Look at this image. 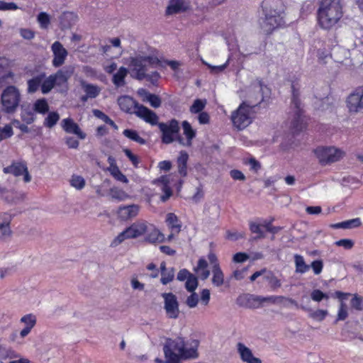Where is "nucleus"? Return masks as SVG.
<instances>
[{
	"label": "nucleus",
	"instance_id": "obj_1",
	"mask_svg": "<svg viewBox=\"0 0 363 363\" xmlns=\"http://www.w3.org/2000/svg\"><path fill=\"white\" fill-rule=\"evenodd\" d=\"M199 345L196 340L186 342L182 337L167 338L163 344L165 363H180L181 360L197 358Z\"/></svg>",
	"mask_w": 363,
	"mask_h": 363
},
{
	"label": "nucleus",
	"instance_id": "obj_2",
	"mask_svg": "<svg viewBox=\"0 0 363 363\" xmlns=\"http://www.w3.org/2000/svg\"><path fill=\"white\" fill-rule=\"evenodd\" d=\"M343 16L341 0H321L317 10V21L324 30L334 28Z\"/></svg>",
	"mask_w": 363,
	"mask_h": 363
},
{
	"label": "nucleus",
	"instance_id": "obj_3",
	"mask_svg": "<svg viewBox=\"0 0 363 363\" xmlns=\"http://www.w3.org/2000/svg\"><path fill=\"white\" fill-rule=\"evenodd\" d=\"M262 9L264 18L261 27L266 33H271L285 23L283 16L284 5L281 0H264L262 2Z\"/></svg>",
	"mask_w": 363,
	"mask_h": 363
},
{
	"label": "nucleus",
	"instance_id": "obj_4",
	"mask_svg": "<svg viewBox=\"0 0 363 363\" xmlns=\"http://www.w3.org/2000/svg\"><path fill=\"white\" fill-rule=\"evenodd\" d=\"M125 63L128 66L130 77L140 81L145 78L149 68L160 66V61L157 57L142 53H137L126 58Z\"/></svg>",
	"mask_w": 363,
	"mask_h": 363
},
{
	"label": "nucleus",
	"instance_id": "obj_5",
	"mask_svg": "<svg viewBox=\"0 0 363 363\" xmlns=\"http://www.w3.org/2000/svg\"><path fill=\"white\" fill-rule=\"evenodd\" d=\"M257 104L250 105L246 102L242 103L231 114V121L233 125L242 130L248 126L255 116L254 110Z\"/></svg>",
	"mask_w": 363,
	"mask_h": 363
},
{
	"label": "nucleus",
	"instance_id": "obj_6",
	"mask_svg": "<svg viewBox=\"0 0 363 363\" xmlns=\"http://www.w3.org/2000/svg\"><path fill=\"white\" fill-rule=\"evenodd\" d=\"M21 99L19 89L13 85L7 86L1 96L2 111L6 113H13L16 111Z\"/></svg>",
	"mask_w": 363,
	"mask_h": 363
},
{
	"label": "nucleus",
	"instance_id": "obj_7",
	"mask_svg": "<svg viewBox=\"0 0 363 363\" xmlns=\"http://www.w3.org/2000/svg\"><path fill=\"white\" fill-rule=\"evenodd\" d=\"M148 229L146 221L139 220L121 232L112 242L111 246H117L127 239H133L143 235Z\"/></svg>",
	"mask_w": 363,
	"mask_h": 363
},
{
	"label": "nucleus",
	"instance_id": "obj_8",
	"mask_svg": "<svg viewBox=\"0 0 363 363\" xmlns=\"http://www.w3.org/2000/svg\"><path fill=\"white\" fill-rule=\"evenodd\" d=\"M316 158L323 165H326L340 160L345 155V152L334 146L318 147L314 150Z\"/></svg>",
	"mask_w": 363,
	"mask_h": 363
},
{
	"label": "nucleus",
	"instance_id": "obj_9",
	"mask_svg": "<svg viewBox=\"0 0 363 363\" xmlns=\"http://www.w3.org/2000/svg\"><path fill=\"white\" fill-rule=\"evenodd\" d=\"M345 106L350 116L363 113V86L357 87L347 96Z\"/></svg>",
	"mask_w": 363,
	"mask_h": 363
},
{
	"label": "nucleus",
	"instance_id": "obj_10",
	"mask_svg": "<svg viewBox=\"0 0 363 363\" xmlns=\"http://www.w3.org/2000/svg\"><path fill=\"white\" fill-rule=\"evenodd\" d=\"M158 127L162 132V143L169 144L177 138L179 126L177 120L172 119L168 123H159Z\"/></svg>",
	"mask_w": 363,
	"mask_h": 363
},
{
	"label": "nucleus",
	"instance_id": "obj_11",
	"mask_svg": "<svg viewBox=\"0 0 363 363\" xmlns=\"http://www.w3.org/2000/svg\"><path fill=\"white\" fill-rule=\"evenodd\" d=\"M162 297L164 299V309L167 318H178L180 311L177 296L172 293H163Z\"/></svg>",
	"mask_w": 363,
	"mask_h": 363
},
{
	"label": "nucleus",
	"instance_id": "obj_12",
	"mask_svg": "<svg viewBox=\"0 0 363 363\" xmlns=\"http://www.w3.org/2000/svg\"><path fill=\"white\" fill-rule=\"evenodd\" d=\"M4 174H11L14 177L23 175V181L26 183L31 181V176L28 172L26 163L23 161H14L9 166L3 169Z\"/></svg>",
	"mask_w": 363,
	"mask_h": 363
},
{
	"label": "nucleus",
	"instance_id": "obj_13",
	"mask_svg": "<svg viewBox=\"0 0 363 363\" xmlns=\"http://www.w3.org/2000/svg\"><path fill=\"white\" fill-rule=\"evenodd\" d=\"M74 72L73 67H65L58 70L55 74H51L53 82L56 86L60 89V91L67 89V81Z\"/></svg>",
	"mask_w": 363,
	"mask_h": 363
},
{
	"label": "nucleus",
	"instance_id": "obj_14",
	"mask_svg": "<svg viewBox=\"0 0 363 363\" xmlns=\"http://www.w3.org/2000/svg\"><path fill=\"white\" fill-rule=\"evenodd\" d=\"M11 221L12 216L10 213H0V240L5 241L11 238L13 235Z\"/></svg>",
	"mask_w": 363,
	"mask_h": 363
},
{
	"label": "nucleus",
	"instance_id": "obj_15",
	"mask_svg": "<svg viewBox=\"0 0 363 363\" xmlns=\"http://www.w3.org/2000/svg\"><path fill=\"white\" fill-rule=\"evenodd\" d=\"M51 50L53 54L52 64L55 67L62 66L68 55L67 50L63 47L62 44L59 41H55L51 46Z\"/></svg>",
	"mask_w": 363,
	"mask_h": 363
},
{
	"label": "nucleus",
	"instance_id": "obj_16",
	"mask_svg": "<svg viewBox=\"0 0 363 363\" xmlns=\"http://www.w3.org/2000/svg\"><path fill=\"white\" fill-rule=\"evenodd\" d=\"M61 127L65 133L74 134L80 140H84L86 137V134L72 118L62 119L61 121Z\"/></svg>",
	"mask_w": 363,
	"mask_h": 363
},
{
	"label": "nucleus",
	"instance_id": "obj_17",
	"mask_svg": "<svg viewBox=\"0 0 363 363\" xmlns=\"http://www.w3.org/2000/svg\"><path fill=\"white\" fill-rule=\"evenodd\" d=\"M134 114H135L138 118L143 119L147 123H150L152 125H158L159 118L157 114L152 111V110L147 108L143 105H140V106H136V109L134 111Z\"/></svg>",
	"mask_w": 363,
	"mask_h": 363
},
{
	"label": "nucleus",
	"instance_id": "obj_18",
	"mask_svg": "<svg viewBox=\"0 0 363 363\" xmlns=\"http://www.w3.org/2000/svg\"><path fill=\"white\" fill-rule=\"evenodd\" d=\"M36 323L37 317L35 314L28 313L23 315L20 319V323L23 325V328L20 331V337L24 338L28 335L35 326Z\"/></svg>",
	"mask_w": 363,
	"mask_h": 363
},
{
	"label": "nucleus",
	"instance_id": "obj_19",
	"mask_svg": "<svg viewBox=\"0 0 363 363\" xmlns=\"http://www.w3.org/2000/svg\"><path fill=\"white\" fill-rule=\"evenodd\" d=\"M260 296L245 294L239 296L237 303L240 306L249 308H258L260 307Z\"/></svg>",
	"mask_w": 363,
	"mask_h": 363
},
{
	"label": "nucleus",
	"instance_id": "obj_20",
	"mask_svg": "<svg viewBox=\"0 0 363 363\" xmlns=\"http://www.w3.org/2000/svg\"><path fill=\"white\" fill-rule=\"evenodd\" d=\"M140 207L136 204L121 206L118 208L117 215L122 220H128L137 216Z\"/></svg>",
	"mask_w": 363,
	"mask_h": 363
},
{
	"label": "nucleus",
	"instance_id": "obj_21",
	"mask_svg": "<svg viewBox=\"0 0 363 363\" xmlns=\"http://www.w3.org/2000/svg\"><path fill=\"white\" fill-rule=\"evenodd\" d=\"M78 21V16L72 11H65L59 17V26L61 30L71 28Z\"/></svg>",
	"mask_w": 363,
	"mask_h": 363
},
{
	"label": "nucleus",
	"instance_id": "obj_22",
	"mask_svg": "<svg viewBox=\"0 0 363 363\" xmlns=\"http://www.w3.org/2000/svg\"><path fill=\"white\" fill-rule=\"evenodd\" d=\"M117 101L120 108L123 111L128 113H134L136 106H140L132 97L127 95L118 97Z\"/></svg>",
	"mask_w": 363,
	"mask_h": 363
},
{
	"label": "nucleus",
	"instance_id": "obj_23",
	"mask_svg": "<svg viewBox=\"0 0 363 363\" xmlns=\"http://www.w3.org/2000/svg\"><path fill=\"white\" fill-rule=\"evenodd\" d=\"M189 6L187 0H170L166 9L167 15H173L186 11Z\"/></svg>",
	"mask_w": 363,
	"mask_h": 363
},
{
	"label": "nucleus",
	"instance_id": "obj_24",
	"mask_svg": "<svg viewBox=\"0 0 363 363\" xmlns=\"http://www.w3.org/2000/svg\"><path fill=\"white\" fill-rule=\"evenodd\" d=\"M237 350L243 362L247 363H262V361L259 358L253 357L250 349L246 347L243 343L238 342L237 344Z\"/></svg>",
	"mask_w": 363,
	"mask_h": 363
},
{
	"label": "nucleus",
	"instance_id": "obj_25",
	"mask_svg": "<svg viewBox=\"0 0 363 363\" xmlns=\"http://www.w3.org/2000/svg\"><path fill=\"white\" fill-rule=\"evenodd\" d=\"M146 233L145 240L148 242H162L165 240L164 235L154 225L148 223Z\"/></svg>",
	"mask_w": 363,
	"mask_h": 363
},
{
	"label": "nucleus",
	"instance_id": "obj_26",
	"mask_svg": "<svg viewBox=\"0 0 363 363\" xmlns=\"http://www.w3.org/2000/svg\"><path fill=\"white\" fill-rule=\"evenodd\" d=\"M154 183L157 185H161V189L163 195L161 196L162 201H166L172 194V191L169 186V180L167 177H162L160 179L155 180Z\"/></svg>",
	"mask_w": 363,
	"mask_h": 363
},
{
	"label": "nucleus",
	"instance_id": "obj_27",
	"mask_svg": "<svg viewBox=\"0 0 363 363\" xmlns=\"http://www.w3.org/2000/svg\"><path fill=\"white\" fill-rule=\"evenodd\" d=\"M129 72L128 69L125 67H121L118 71L113 74L112 82L116 87H121L125 84V79Z\"/></svg>",
	"mask_w": 363,
	"mask_h": 363
},
{
	"label": "nucleus",
	"instance_id": "obj_28",
	"mask_svg": "<svg viewBox=\"0 0 363 363\" xmlns=\"http://www.w3.org/2000/svg\"><path fill=\"white\" fill-rule=\"evenodd\" d=\"M189 160V155L185 151H181L177 158V163L178 167L179 174L182 177H186L187 174V162Z\"/></svg>",
	"mask_w": 363,
	"mask_h": 363
},
{
	"label": "nucleus",
	"instance_id": "obj_29",
	"mask_svg": "<svg viewBox=\"0 0 363 363\" xmlns=\"http://www.w3.org/2000/svg\"><path fill=\"white\" fill-rule=\"evenodd\" d=\"M80 85L86 94V97L91 99L96 98L101 91V89L98 86L89 84L84 80L80 81Z\"/></svg>",
	"mask_w": 363,
	"mask_h": 363
},
{
	"label": "nucleus",
	"instance_id": "obj_30",
	"mask_svg": "<svg viewBox=\"0 0 363 363\" xmlns=\"http://www.w3.org/2000/svg\"><path fill=\"white\" fill-rule=\"evenodd\" d=\"M194 271L203 280L206 279L210 275V272L208 269V263L204 258H200L199 259L197 266L194 268Z\"/></svg>",
	"mask_w": 363,
	"mask_h": 363
},
{
	"label": "nucleus",
	"instance_id": "obj_31",
	"mask_svg": "<svg viewBox=\"0 0 363 363\" xmlns=\"http://www.w3.org/2000/svg\"><path fill=\"white\" fill-rule=\"evenodd\" d=\"M212 274V284L217 287L221 286L224 284V274L219 264L213 266Z\"/></svg>",
	"mask_w": 363,
	"mask_h": 363
},
{
	"label": "nucleus",
	"instance_id": "obj_32",
	"mask_svg": "<svg viewBox=\"0 0 363 363\" xmlns=\"http://www.w3.org/2000/svg\"><path fill=\"white\" fill-rule=\"evenodd\" d=\"M33 109L35 113L46 114L49 111L48 101L44 98L37 99L33 104Z\"/></svg>",
	"mask_w": 363,
	"mask_h": 363
},
{
	"label": "nucleus",
	"instance_id": "obj_33",
	"mask_svg": "<svg viewBox=\"0 0 363 363\" xmlns=\"http://www.w3.org/2000/svg\"><path fill=\"white\" fill-rule=\"evenodd\" d=\"M182 128L184 135L186 138V143L185 145L190 146L193 138L196 136V130L192 128L191 124L186 121L182 122Z\"/></svg>",
	"mask_w": 363,
	"mask_h": 363
},
{
	"label": "nucleus",
	"instance_id": "obj_34",
	"mask_svg": "<svg viewBox=\"0 0 363 363\" xmlns=\"http://www.w3.org/2000/svg\"><path fill=\"white\" fill-rule=\"evenodd\" d=\"M60 118V114L57 111L49 112L44 119L43 125L46 128H52L57 123Z\"/></svg>",
	"mask_w": 363,
	"mask_h": 363
},
{
	"label": "nucleus",
	"instance_id": "obj_35",
	"mask_svg": "<svg viewBox=\"0 0 363 363\" xmlns=\"http://www.w3.org/2000/svg\"><path fill=\"white\" fill-rule=\"evenodd\" d=\"M328 315V310L325 309L318 308L315 310H308L309 318L318 322H322L323 320H324Z\"/></svg>",
	"mask_w": 363,
	"mask_h": 363
},
{
	"label": "nucleus",
	"instance_id": "obj_36",
	"mask_svg": "<svg viewBox=\"0 0 363 363\" xmlns=\"http://www.w3.org/2000/svg\"><path fill=\"white\" fill-rule=\"evenodd\" d=\"M19 357V353L16 352L11 347L0 345V358L1 359H14Z\"/></svg>",
	"mask_w": 363,
	"mask_h": 363
},
{
	"label": "nucleus",
	"instance_id": "obj_37",
	"mask_svg": "<svg viewBox=\"0 0 363 363\" xmlns=\"http://www.w3.org/2000/svg\"><path fill=\"white\" fill-rule=\"evenodd\" d=\"M43 75L35 77L28 81V92L29 94L35 93L41 86Z\"/></svg>",
	"mask_w": 363,
	"mask_h": 363
},
{
	"label": "nucleus",
	"instance_id": "obj_38",
	"mask_svg": "<svg viewBox=\"0 0 363 363\" xmlns=\"http://www.w3.org/2000/svg\"><path fill=\"white\" fill-rule=\"evenodd\" d=\"M166 222L172 232L178 233L180 231L181 225L178 224V219L176 215L169 213L167 215Z\"/></svg>",
	"mask_w": 363,
	"mask_h": 363
},
{
	"label": "nucleus",
	"instance_id": "obj_39",
	"mask_svg": "<svg viewBox=\"0 0 363 363\" xmlns=\"http://www.w3.org/2000/svg\"><path fill=\"white\" fill-rule=\"evenodd\" d=\"M123 134L128 139L135 141L140 145H144L146 143L145 140L141 138L139 135L138 133L135 130L125 129L123 130Z\"/></svg>",
	"mask_w": 363,
	"mask_h": 363
},
{
	"label": "nucleus",
	"instance_id": "obj_40",
	"mask_svg": "<svg viewBox=\"0 0 363 363\" xmlns=\"http://www.w3.org/2000/svg\"><path fill=\"white\" fill-rule=\"evenodd\" d=\"M264 280L267 281L272 291L279 289L281 285V281L272 272H267L264 274Z\"/></svg>",
	"mask_w": 363,
	"mask_h": 363
},
{
	"label": "nucleus",
	"instance_id": "obj_41",
	"mask_svg": "<svg viewBox=\"0 0 363 363\" xmlns=\"http://www.w3.org/2000/svg\"><path fill=\"white\" fill-rule=\"evenodd\" d=\"M110 195L112 199L118 201H125L129 197V195L125 191L117 187H113L111 189Z\"/></svg>",
	"mask_w": 363,
	"mask_h": 363
},
{
	"label": "nucleus",
	"instance_id": "obj_42",
	"mask_svg": "<svg viewBox=\"0 0 363 363\" xmlns=\"http://www.w3.org/2000/svg\"><path fill=\"white\" fill-rule=\"evenodd\" d=\"M93 114L96 118H100L101 120H102L104 123H106L110 125L111 126H112L114 129H116V130L118 129V126L114 123V121L113 120H111L107 115H106L101 111L98 110V109H94V110H93Z\"/></svg>",
	"mask_w": 363,
	"mask_h": 363
},
{
	"label": "nucleus",
	"instance_id": "obj_43",
	"mask_svg": "<svg viewBox=\"0 0 363 363\" xmlns=\"http://www.w3.org/2000/svg\"><path fill=\"white\" fill-rule=\"evenodd\" d=\"M231 60H232V57L229 56L227 61L223 65H221L213 66L205 61H203V63L211 69V74H218V73L222 72L227 67V66L230 63Z\"/></svg>",
	"mask_w": 363,
	"mask_h": 363
},
{
	"label": "nucleus",
	"instance_id": "obj_44",
	"mask_svg": "<svg viewBox=\"0 0 363 363\" xmlns=\"http://www.w3.org/2000/svg\"><path fill=\"white\" fill-rule=\"evenodd\" d=\"M37 21L41 28L48 29L50 23V16L46 12H40L37 16Z\"/></svg>",
	"mask_w": 363,
	"mask_h": 363
},
{
	"label": "nucleus",
	"instance_id": "obj_45",
	"mask_svg": "<svg viewBox=\"0 0 363 363\" xmlns=\"http://www.w3.org/2000/svg\"><path fill=\"white\" fill-rule=\"evenodd\" d=\"M84 179L79 175H72L70 179V185L77 190H81L85 186Z\"/></svg>",
	"mask_w": 363,
	"mask_h": 363
},
{
	"label": "nucleus",
	"instance_id": "obj_46",
	"mask_svg": "<svg viewBox=\"0 0 363 363\" xmlns=\"http://www.w3.org/2000/svg\"><path fill=\"white\" fill-rule=\"evenodd\" d=\"M352 299L350 300L351 308L356 311L363 310V297L357 294H352Z\"/></svg>",
	"mask_w": 363,
	"mask_h": 363
},
{
	"label": "nucleus",
	"instance_id": "obj_47",
	"mask_svg": "<svg viewBox=\"0 0 363 363\" xmlns=\"http://www.w3.org/2000/svg\"><path fill=\"white\" fill-rule=\"evenodd\" d=\"M21 117L23 121L26 123L27 124H30L33 122H34L35 119V112L33 110L27 109V108H23Z\"/></svg>",
	"mask_w": 363,
	"mask_h": 363
},
{
	"label": "nucleus",
	"instance_id": "obj_48",
	"mask_svg": "<svg viewBox=\"0 0 363 363\" xmlns=\"http://www.w3.org/2000/svg\"><path fill=\"white\" fill-rule=\"evenodd\" d=\"M174 269L173 267L168 268L167 271L162 272L161 273V283L164 285H167L170 283L174 278Z\"/></svg>",
	"mask_w": 363,
	"mask_h": 363
},
{
	"label": "nucleus",
	"instance_id": "obj_49",
	"mask_svg": "<svg viewBox=\"0 0 363 363\" xmlns=\"http://www.w3.org/2000/svg\"><path fill=\"white\" fill-rule=\"evenodd\" d=\"M55 86V84L53 82L52 77L50 75L45 80H42L40 86L41 91L43 94H46L49 93Z\"/></svg>",
	"mask_w": 363,
	"mask_h": 363
},
{
	"label": "nucleus",
	"instance_id": "obj_50",
	"mask_svg": "<svg viewBox=\"0 0 363 363\" xmlns=\"http://www.w3.org/2000/svg\"><path fill=\"white\" fill-rule=\"evenodd\" d=\"M283 298L281 296H260V307L263 306L264 303L269 304H276L277 305L279 302H280Z\"/></svg>",
	"mask_w": 363,
	"mask_h": 363
},
{
	"label": "nucleus",
	"instance_id": "obj_51",
	"mask_svg": "<svg viewBox=\"0 0 363 363\" xmlns=\"http://www.w3.org/2000/svg\"><path fill=\"white\" fill-rule=\"evenodd\" d=\"M263 228V223L259 224L255 222L250 223V230L252 233L257 234L256 238H262L264 237Z\"/></svg>",
	"mask_w": 363,
	"mask_h": 363
},
{
	"label": "nucleus",
	"instance_id": "obj_52",
	"mask_svg": "<svg viewBox=\"0 0 363 363\" xmlns=\"http://www.w3.org/2000/svg\"><path fill=\"white\" fill-rule=\"evenodd\" d=\"M206 104V100L196 99L191 106L190 107V111L192 113H199L202 112Z\"/></svg>",
	"mask_w": 363,
	"mask_h": 363
},
{
	"label": "nucleus",
	"instance_id": "obj_53",
	"mask_svg": "<svg viewBox=\"0 0 363 363\" xmlns=\"http://www.w3.org/2000/svg\"><path fill=\"white\" fill-rule=\"evenodd\" d=\"M348 316L347 306L346 303L341 301L339 310L337 314L336 321L345 320Z\"/></svg>",
	"mask_w": 363,
	"mask_h": 363
},
{
	"label": "nucleus",
	"instance_id": "obj_54",
	"mask_svg": "<svg viewBox=\"0 0 363 363\" xmlns=\"http://www.w3.org/2000/svg\"><path fill=\"white\" fill-rule=\"evenodd\" d=\"M198 286V279L195 275H191L190 277L186 281L185 287L186 290L189 292H195Z\"/></svg>",
	"mask_w": 363,
	"mask_h": 363
},
{
	"label": "nucleus",
	"instance_id": "obj_55",
	"mask_svg": "<svg viewBox=\"0 0 363 363\" xmlns=\"http://www.w3.org/2000/svg\"><path fill=\"white\" fill-rule=\"evenodd\" d=\"M311 298L314 301L320 302L324 299L328 300L329 296L319 289H314L311 293Z\"/></svg>",
	"mask_w": 363,
	"mask_h": 363
},
{
	"label": "nucleus",
	"instance_id": "obj_56",
	"mask_svg": "<svg viewBox=\"0 0 363 363\" xmlns=\"http://www.w3.org/2000/svg\"><path fill=\"white\" fill-rule=\"evenodd\" d=\"M108 172L116 181L124 184L128 183V178L121 172L118 167Z\"/></svg>",
	"mask_w": 363,
	"mask_h": 363
},
{
	"label": "nucleus",
	"instance_id": "obj_57",
	"mask_svg": "<svg viewBox=\"0 0 363 363\" xmlns=\"http://www.w3.org/2000/svg\"><path fill=\"white\" fill-rule=\"evenodd\" d=\"M13 135V128L11 125H6L0 127V142L6 138H11Z\"/></svg>",
	"mask_w": 363,
	"mask_h": 363
},
{
	"label": "nucleus",
	"instance_id": "obj_58",
	"mask_svg": "<svg viewBox=\"0 0 363 363\" xmlns=\"http://www.w3.org/2000/svg\"><path fill=\"white\" fill-rule=\"evenodd\" d=\"M296 272L305 273L310 268V266L306 264V263L303 261V257L301 256L296 255Z\"/></svg>",
	"mask_w": 363,
	"mask_h": 363
},
{
	"label": "nucleus",
	"instance_id": "obj_59",
	"mask_svg": "<svg viewBox=\"0 0 363 363\" xmlns=\"http://www.w3.org/2000/svg\"><path fill=\"white\" fill-rule=\"evenodd\" d=\"M296 272L305 273L310 268V266L306 264V263L303 261V257L301 256L296 255Z\"/></svg>",
	"mask_w": 363,
	"mask_h": 363
},
{
	"label": "nucleus",
	"instance_id": "obj_60",
	"mask_svg": "<svg viewBox=\"0 0 363 363\" xmlns=\"http://www.w3.org/2000/svg\"><path fill=\"white\" fill-rule=\"evenodd\" d=\"M199 296L196 292H191V294L186 298V304L190 308H195L199 303Z\"/></svg>",
	"mask_w": 363,
	"mask_h": 363
},
{
	"label": "nucleus",
	"instance_id": "obj_61",
	"mask_svg": "<svg viewBox=\"0 0 363 363\" xmlns=\"http://www.w3.org/2000/svg\"><path fill=\"white\" fill-rule=\"evenodd\" d=\"M18 9V6L14 2H6L0 0V11H16Z\"/></svg>",
	"mask_w": 363,
	"mask_h": 363
},
{
	"label": "nucleus",
	"instance_id": "obj_62",
	"mask_svg": "<svg viewBox=\"0 0 363 363\" xmlns=\"http://www.w3.org/2000/svg\"><path fill=\"white\" fill-rule=\"evenodd\" d=\"M123 152L126 155V157L129 159V160L131 162L133 165L135 167H138V164L140 163V160L138 157L135 155H134L129 149L124 148L123 150Z\"/></svg>",
	"mask_w": 363,
	"mask_h": 363
},
{
	"label": "nucleus",
	"instance_id": "obj_63",
	"mask_svg": "<svg viewBox=\"0 0 363 363\" xmlns=\"http://www.w3.org/2000/svg\"><path fill=\"white\" fill-rule=\"evenodd\" d=\"M308 125V119L301 115L296 116V132L303 130Z\"/></svg>",
	"mask_w": 363,
	"mask_h": 363
},
{
	"label": "nucleus",
	"instance_id": "obj_64",
	"mask_svg": "<svg viewBox=\"0 0 363 363\" xmlns=\"http://www.w3.org/2000/svg\"><path fill=\"white\" fill-rule=\"evenodd\" d=\"M331 58L330 54L325 50L318 51V59L320 63L326 64Z\"/></svg>",
	"mask_w": 363,
	"mask_h": 363
}]
</instances>
